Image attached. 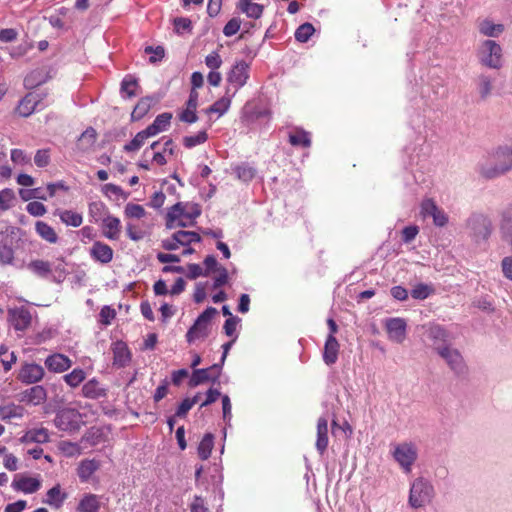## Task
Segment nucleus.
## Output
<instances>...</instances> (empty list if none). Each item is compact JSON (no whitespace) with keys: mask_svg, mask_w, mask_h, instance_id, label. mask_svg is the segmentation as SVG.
<instances>
[{"mask_svg":"<svg viewBox=\"0 0 512 512\" xmlns=\"http://www.w3.org/2000/svg\"><path fill=\"white\" fill-rule=\"evenodd\" d=\"M437 354L446 362L449 368L457 375L466 372V364L461 353L451 345L437 348Z\"/></svg>","mask_w":512,"mask_h":512,"instance_id":"7","label":"nucleus"},{"mask_svg":"<svg viewBox=\"0 0 512 512\" xmlns=\"http://www.w3.org/2000/svg\"><path fill=\"white\" fill-rule=\"evenodd\" d=\"M113 364L118 367H125L131 360V353L123 341H116L112 344Z\"/></svg>","mask_w":512,"mask_h":512,"instance_id":"21","label":"nucleus"},{"mask_svg":"<svg viewBox=\"0 0 512 512\" xmlns=\"http://www.w3.org/2000/svg\"><path fill=\"white\" fill-rule=\"evenodd\" d=\"M24 443H46L49 441V433L45 428L31 429L21 438Z\"/></svg>","mask_w":512,"mask_h":512,"instance_id":"34","label":"nucleus"},{"mask_svg":"<svg viewBox=\"0 0 512 512\" xmlns=\"http://www.w3.org/2000/svg\"><path fill=\"white\" fill-rule=\"evenodd\" d=\"M240 26H241V20L239 18L234 17V18L230 19L224 26L223 34L226 37H231L239 31Z\"/></svg>","mask_w":512,"mask_h":512,"instance_id":"59","label":"nucleus"},{"mask_svg":"<svg viewBox=\"0 0 512 512\" xmlns=\"http://www.w3.org/2000/svg\"><path fill=\"white\" fill-rule=\"evenodd\" d=\"M100 468L96 459H84L77 467V475L82 483L88 482L91 476Z\"/></svg>","mask_w":512,"mask_h":512,"instance_id":"23","label":"nucleus"},{"mask_svg":"<svg viewBox=\"0 0 512 512\" xmlns=\"http://www.w3.org/2000/svg\"><path fill=\"white\" fill-rule=\"evenodd\" d=\"M213 445L214 436L211 433L205 434L198 446V455L202 460H207L210 457Z\"/></svg>","mask_w":512,"mask_h":512,"instance_id":"42","label":"nucleus"},{"mask_svg":"<svg viewBox=\"0 0 512 512\" xmlns=\"http://www.w3.org/2000/svg\"><path fill=\"white\" fill-rule=\"evenodd\" d=\"M478 57L480 62L489 68L499 69L502 67V48L493 40L482 42Z\"/></svg>","mask_w":512,"mask_h":512,"instance_id":"5","label":"nucleus"},{"mask_svg":"<svg viewBox=\"0 0 512 512\" xmlns=\"http://www.w3.org/2000/svg\"><path fill=\"white\" fill-rule=\"evenodd\" d=\"M233 171L235 172L236 177L243 182L251 181L256 174L255 168L247 163H242L240 165L235 166L233 168Z\"/></svg>","mask_w":512,"mask_h":512,"instance_id":"44","label":"nucleus"},{"mask_svg":"<svg viewBox=\"0 0 512 512\" xmlns=\"http://www.w3.org/2000/svg\"><path fill=\"white\" fill-rule=\"evenodd\" d=\"M34 162L37 167L43 168L50 163V151L49 149H40L36 151L34 156Z\"/></svg>","mask_w":512,"mask_h":512,"instance_id":"56","label":"nucleus"},{"mask_svg":"<svg viewBox=\"0 0 512 512\" xmlns=\"http://www.w3.org/2000/svg\"><path fill=\"white\" fill-rule=\"evenodd\" d=\"M434 293V288L431 285L418 283L411 290V296L414 299L424 300Z\"/></svg>","mask_w":512,"mask_h":512,"instance_id":"47","label":"nucleus"},{"mask_svg":"<svg viewBox=\"0 0 512 512\" xmlns=\"http://www.w3.org/2000/svg\"><path fill=\"white\" fill-rule=\"evenodd\" d=\"M105 210L106 206L101 201H96L89 204V214L96 222L101 219Z\"/></svg>","mask_w":512,"mask_h":512,"instance_id":"55","label":"nucleus"},{"mask_svg":"<svg viewBox=\"0 0 512 512\" xmlns=\"http://www.w3.org/2000/svg\"><path fill=\"white\" fill-rule=\"evenodd\" d=\"M27 268L35 275L43 278L47 277L52 271L51 263L44 260H33Z\"/></svg>","mask_w":512,"mask_h":512,"instance_id":"39","label":"nucleus"},{"mask_svg":"<svg viewBox=\"0 0 512 512\" xmlns=\"http://www.w3.org/2000/svg\"><path fill=\"white\" fill-rule=\"evenodd\" d=\"M124 213L126 217L135 219H141L146 214L143 206L134 203H128L125 206Z\"/></svg>","mask_w":512,"mask_h":512,"instance_id":"53","label":"nucleus"},{"mask_svg":"<svg viewBox=\"0 0 512 512\" xmlns=\"http://www.w3.org/2000/svg\"><path fill=\"white\" fill-rule=\"evenodd\" d=\"M187 204H183L182 202H178L173 205L167 212L166 215V226L169 229L175 228V221L179 218H185V210Z\"/></svg>","mask_w":512,"mask_h":512,"instance_id":"35","label":"nucleus"},{"mask_svg":"<svg viewBox=\"0 0 512 512\" xmlns=\"http://www.w3.org/2000/svg\"><path fill=\"white\" fill-rule=\"evenodd\" d=\"M172 118V114L165 112L162 114H159L152 124H150L146 129L147 132L150 133L152 136L157 135L160 132L165 131L168 126L170 125V120Z\"/></svg>","mask_w":512,"mask_h":512,"instance_id":"29","label":"nucleus"},{"mask_svg":"<svg viewBox=\"0 0 512 512\" xmlns=\"http://www.w3.org/2000/svg\"><path fill=\"white\" fill-rule=\"evenodd\" d=\"M328 443V421L325 417H320L317 422L316 449L321 455L326 451Z\"/></svg>","mask_w":512,"mask_h":512,"instance_id":"25","label":"nucleus"},{"mask_svg":"<svg viewBox=\"0 0 512 512\" xmlns=\"http://www.w3.org/2000/svg\"><path fill=\"white\" fill-rule=\"evenodd\" d=\"M11 160L15 164H29L30 163V157L25 154V152L21 149H12L11 150Z\"/></svg>","mask_w":512,"mask_h":512,"instance_id":"62","label":"nucleus"},{"mask_svg":"<svg viewBox=\"0 0 512 512\" xmlns=\"http://www.w3.org/2000/svg\"><path fill=\"white\" fill-rule=\"evenodd\" d=\"M154 103L155 100L152 97L147 96L141 98L131 113L132 121H138L142 119L149 112Z\"/></svg>","mask_w":512,"mask_h":512,"instance_id":"33","label":"nucleus"},{"mask_svg":"<svg viewBox=\"0 0 512 512\" xmlns=\"http://www.w3.org/2000/svg\"><path fill=\"white\" fill-rule=\"evenodd\" d=\"M421 214L431 216L436 226L443 227L448 223V216L439 208L433 199H425L421 203Z\"/></svg>","mask_w":512,"mask_h":512,"instance_id":"11","label":"nucleus"},{"mask_svg":"<svg viewBox=\"0 0 512 512\" xmlns=\"http://www.w3.org/2000/svg\"><path fill=\"white\" fill-rule=\"evenodd\" d=\"M82 395L89 399H98L106 395V390L100 386L96 379H91L82 387Z\"/></svg>","mask_w":512,"mask_h":512,"instance_id":"30","label":"nucleus"},{"mask_svg":"<svg viewBox=\"0 0 512 512\" xmlns=\"http://www.w3.org/2000/svg\"><path fill=\"white\" fill-rule=\"evenodd\" d=\"M47 393L43 386L35 385L23 392V401L33 405H39L46 400Z\"/></svg>","mask_w":512,"mask_h":512,"instance_id":"28","label":"nucleus"},{"mask_svg":"<svg viewBox=\"0 0 512 512\" xmlns=\"http://www.w3.org/2000/svg\"><path fill=\"white\" fill-rule=\"evenodd\" d=\"M12 487L17 491H22L24 493H34L38 491L41 487V482L33 477H19L14 479L12 482Z\"/></svg>","mask_w":512,"mask_h":512,"instance_id":"26","label":"nucleus"},{"mask_svg":"<svg viewBox=\"0 0 512 512\" xmlns=\"http://www.w3.org/2000/svg\"><path fill=\"white\" fill-rule=\"evenodd\" d=\"M478 27L480 33L488 37H498L504 31L502 24H494L488 19L482 20Z\"/></svg>","mask_w":512,"mask_h":512,"instance_id":"37","label":"nucleus"},{"mask_svg":"<svg viewBox=\"0 0 512 512\" xmlns=\"http://www.w3.org/2000/svg\"><path fill=\"white\" fill-rule=\"evenodd\" d=\"M137 87V79L132 75H126L121 82L120 92L123 96L132 98L137 95Z\"/></svg>","mask_w":512,"mask_h":512,"instance_id":"40","label":"nucleus"},{"mask_svg":"<svg viewBox=\"0 0 512 512\" xmlns=\"http://www.w3.org/2000/svg\"><path fill=\"white\" fill-rule=\"evenodd\" d=\"M248 78L249 65L244 60L236 62L227 74L228 87L233 89L232 95L247 83Z\"/></svg>","mask_w":512,"mask_h":512,"instance_id":"8","label":"nucleus"},{"mask_svg":"<svg viewBox=\"0 0 512 512\" xmlns=\"http://www.w3.org/2000/svg\"><path fill=\"white\" fill-rule=\"evenodd\" d=\"M499 232L502 240L512 247V203L501 213Z\"/></svg>","mask_w":512,"mask_h":512,"instance_id":"16","label":"nucleus"},{"mask_svg":"<svg viewBox=\"0 0 512 512\" xmlns=\"http://www.w3.org/2000/svg\"><path fill=\"white\" fill-rule=\"evenodd\" d=\"M221 373L220 364H214L206 369H195L189 381L191 387H196L204 382L218 380Z\"/></svg>","mask_w":512,"mask_h":512,"instance_id":"10","label":"nucleus"},{"mask_svg":"<svg viewBox=\"0 0 512 512\" xmlns=\"http://www.w3.org/2000/svg\"><path fill=\"white\" fill-rule=\"evenodd\" d=\"M289 142L292 146L310 147V133L303 129H297L294 133H290Z\"/></svg>","mask_w":512,"mask_h":512,"instance_id":"41","label":"nucleus"},{"mask_svg":"<svg viewBox=\"0 0 512 512\" xmlns=\"http://www.w3.org/2000/svg\"><path fill=\"white\" fill-rule=\"evenodd\" d=\"M103 235L109 240H118L121 233L120 219L111 215H107L102 219Z\"/></svg>","mask_w":512,"mask_h":512,"instance_id":"22","label":"nucleus"},{"mask_svg":"<svg viewBox=\"0 0 512 512\" xmlns=\"http://www.w3.org/2000/svg\"><path fill=\"white\" fill-rule=\"evenodd\" d=\"M424 335L432 342L433 349L437 352V348L447 346L449 334L445 328L438 324H428L424 326Z\"/></svg>","mask_w":512,"mask_h":512,"instance_id":"12","label":"nucleus"},{"mask_svg":"<svg viewBox=\"0 0 512 512\" xmlns=\"http://www.w3.org/2000/svg\"><path fill=\"white\" fill-rule=\"evenodd\" d=\"M67 498L68 494L62 490L60 484H56L47 491L42 502L58 510L63 506Z\"/></svg>","mask_w":512,"mask_h":512,"instance_id":"18","label":"nucleus"},{"mask_svg":"<svg viewBox=\"0 0 512 512\" xmlns=\"http://www.w3.org/2000/svg\"><path fill=\"white\" fill-rule=\"evenodd\" d=\"M101 508L100 496L86 493L79 500L76 507L77 512H99Z\"/></svg>","mask_w":512,"mask_h":512,"instance_id":"24","label":"nucleus"},{"mask_svg":"<svg viewBox=\"0 0 512 512\" xmlns=\"http://www.w3.org/2000/svg\"><path fill=\"white\" fill-rule=\"evenodd\" d=\"M434 494L435 491L432 483L423 477H419L411 484L409 504L416 509L424 507L432 501Z\"/></svg>","mask_w":512,"mask_h":512,"instance_id":"3","label":"nucleus"},{"mask_svg":"<svg viewBox=\"0 0 512 512\" xmlns=\"http://www.w3.org/2000/svg\"><path fill=\"white\" fill-rule=\"evenodd\" d=\"M504 276L512 281V256L504 257L501 261Z\"/></svg>","mask_w":512,"mask_h":512,"instance_id":"64","label":"nucleus"},{"mask_svg":"<svg viewBox=\"0 0 512 512\" xmlns=\"http://www.w3.org/2000/svg\"><path fill=\"white\" fill-rule=\"evenodd\" d=\"M388 337L391 341L402 343L406 337V322L402 318H390L386 321Z\"/></svg>","mask_w":512,"mask_h":512,"instance_id":"15","label":"nucleus"},{"mask_svg":"<svg viewBox=\"0 0 512 512\" xmlns=\"http://www.w3.org/2000/svg\"><path fill=\"white\" fill-rule=\"evenodd\" d=\"M102 191L108 197L114 195L117 198L122 197L126 199L128 196V194H126L120 186H117L112 183L105 184L102 188Z\"/></svg>","mask_w":512,"mask_h":512,"instance_id":"57","label":"nucleus"},{"mask_svg":"<svg viewBox=\"0 0 512 512\" xmlns=\"http://www.w3.org/2000/svg\"><path fill=\"white\" fill-rule=\"evenodd\" d=\"M36 233L48 243L54 244L58 241V235L55 230L46 222L37 221L35 223Z\"/></svg>","mask_w":512,"mask_h":512,"instance_id":"36","label":"nucleus"},{"mask_svg":"<svg viewBox=\"0 0 512 512\" xmlns=\"http://www.w3.org/2000/svg\"><path fill=\"white\" fill-rule=\"evenodd\" d=\"M15 200V194L12 189L5 188L0 191V210L6 211L10 209Z\"/></svg>","mask_w":512,"mask_h":512,"instance_id":"51","label":"nucleus"},{"mask_svg":"<svg viewBox=\"0 0 512 512\" xmlns=\"http://www.w3.org/2000/svg\"><path fill=\"white\" fill-rule=\"evenodd\" d=\"M175 240L180 246H189L191 243H197L201 241V236L193 231L179 230L175 232Z\"/></svg>","mask_w":512,"mask_h":512,"instance_id":"43","label":"nucleus"},{"mask_svg":"<svg viewBox=\"0 0 512 512\" xmlns=\"http://www.w3.org/2000/svg\"><path fill=\"white\" fill-rule=\"evenodd\" d=\"M27 212L35 217L43 216L46 213V207L38 201H33L27 204Z\"/></svg>","mask_w":512,"mask_h":512,"instance_id":"61","label":"nucleus"},{"mask_svg":"<svg viewBox=\"0 0 512 512\" xmlns=\"http://www.w3.org/2000/svg\"><path fill=\"white\" fill-rule=\"evenodd\" d=\"M208 139V135L206 133V131H200L198 132L196 135H191V136H185L183 138V145L188 148V149H191L197 145H200V144H203L204 142H206Z\"/></svg>","mask_w":512,"mask_h":512,"instance_id":"49","label":"nucleus"},{"mask_svg":"<svg viewBox=\"0 0 512 512\" xmlns=\"http://www.w3.org/2000/svg\"><path fill=\"white\" fill-rule=\"evenodd\" d=\"M339 343L335 336L328 335L323 352V360L327 365H333L338 359Z\"/></svg>","mask_w":512,"mask_h":512,"instance_id":"27","label":"nucleus"},{"mask_svg":"<svg viewBox=\"0 0 512 512\" xmlns=\"http://www.w3.org/2000/svg\"><path fill=\"white\" fill-rule=\"evenodd\" d=\"M150 137L153 136L147 132V129H144L138 132L129 143L125 144L123 149L128 153L136 152L144 145L146 140Z\"/></svg>","mask_w":512,"mask_h":512,"instance_id":"38","label":"nucleus"},{"mask_svg":"<svg viewBox=\"0 0 512 512\" xmlns=\"http://www.w3.org/2000/svg\"><path fill=\"white\" fill-rule=\"evenodd\" d=\"M116 312L115 309L110 306H103L99 313V322L103 325H110L111 321L115 318Z\"/></svg>","mask_w":512,"mask_h":512,"instance_id":"58","label":"nucleus"},{"mask_svg":"<svg viewBox=\"0 0 512 512\" xmlns=\"http://www.w3.org/2000/svg\"><path fill=\"white\" fill-rule=\"evenodd\" d=\"M512 170V147L499 146L477 164V171L486 179L498 178Z\"/></svg>","mask_w":512,"mask_h":512,"instance_id":"1","label":"nucleus"},{"mask_svg":"<svg viewBox=\"0 0 512 512\" xmlns=\"http://www.w3.org/2000/svg\"><path fill=\"white\" fill-rule=\"evenodd\" d=\"M477 86L481 99L485 100L492 92V79L487 75H480L477 78Z\"/></svg>","mask_w":512,"mask_h":512,"instance_id":"45","label":"nucleus"},{"mask_svg":"<svg viewBox=\"0 0 512 512\" xmlns=\"http://www.w3.org/2000/svg\"><path fill=\"white\" fill-rule=\"evenodd\" d=\"M232 95L230 87L226 88L225 95L217 100L214 104H212L207 110L206 113H217L220 116L223 115L231 105Z\"/></svg>","mask_w":512,"mask_h":512,"instance_id":"31","label":"nucleus"},{"mask_svg":"<svg viewBox=\"0 0 512 512\" xmlns=\"http://www.w3.org/2000/svg\"><path fill=\"white\" fill-rule=\"evenodd\" d=\"M8 316L9 322L17 331H25L32 321L31 313L24 307L10 309Z\"/></svg>","mask_w":512,"mask_h":512,"instance_id":"14","label":"nucleus"},{"mask_svg":"<svg viewBox=\"0 0 512 512\" xmlns=\"http://www.w3.org/2000/svg\"><path fill=\"white\" fill-rule=\"evenodd\" d=\"M217 314L214 307L206 308L196 319L195 323L190 327L186 334L189 343L197 339H204L209 335V322Z\"/></svg>","mask_w":512,"mask_h":512,"instance_id":"6","label":"nucleus"},{"mask_svg":"<svg viewBox=\"0 0 512 512\" xmlns=\"http://www.w3.org/2000/svg\"><path fill=\"white\" fill-rule=\"evenodd\" d=\"M72 365V361L65 355L55 353L48 356L45 360V366L49 371L61 373L68 370Z\"/></svg>","mask_w":512,"mask_h":512,"instance_id":"20","label":"nucleus"},{"mask_svg":"<svg viewBox=\"0 0 512 512\" xmlns=\"http://www.w3.org/2000/svg\"><path fill=\"white\" fill-rule=\"evenodd\" d=\"M44 368L36 363H25L18 374V379L25 384H34L44 377Z\"/></svg>","mask_w":512,"mask_h":512,"instance_id":"13","label":"nucleus"},{"mask_svg":"<svg viewBox=\"0 0 512 512\" xmlns=\"http://www.w3.org/2000/svg\"><path fill=\"white\" fill-rule=\"evenodd\" d=\"M85 377H86V374H85L84 370H82L80 368H76L69 374L64 375L63 378L69 386L75 388V387L79 386L84 381Z\"/></svg>","mask_w":512,"mask_h":512,"instance_id":"48","label":"nucleus"},{"mask_svg":"<svg viewBox=\"0 0 512 512\" xmlns=\"http://www.w3.org/2000/svg\"><path fill=\"white\" fill-rule=\"evenodd\" d=\"M192 22L188 18L179 17L174 19V27L177 33L191 30Z\"/></svg>","mask_w":512,"mask_h":512,"instance_id":"63","label":"nucleus"},{"mask_svg":"<svg viewBox=\"0 0 512 512\" xmlns=\"http://www.w3.org/2000/svg\"><path fill=\"white\" fill-rule=\"evenodd\" d=\"M41 97L37 93H28L19 102L16 111L22 117L30 116L38 107L41 102Z\"/></svg>","mask_w":512,"mask_h":512,"instance_id":"19","label":"nucleus"},{"mask_svg":"<svg viewBox=\"0 0 512 512\" xmlns=\"http://www.w3.org/2000/svg\"><path fill=\"white\" fill-rule=\"evenodd\" d=\"M59 217L63 223L72 227H79L82 224V215L71 210L61 211Z\"/></svg>","mask_w":512,"mask_h":512,"instance_id":"46","label":"nucleus"},{"mask_svg":"<svg viewBox=\"0 0 512 512\" xmlns=\"http://www.w3.org/2000/svg\"><path fill=\"white\" fill-rule=\"evenodd\" d=\"M113 254V249L101 241H95L90 248V256L101 264L110 263L113 259Z\"/></svg>","mask_w":512,"mask_h":512,"instance_id":"17","label":"nucleus"},{"mask_svg":"<svg viewBox=\"0 0 512 512\" xmlns=\"http://www.w3.org/2000/svg\"><path fill=\"white\" fill-rule=\"evenodd\" d=\"M145 53L151 55L149 57V62L152 64L161 61L165 56V50L162 46H157L155 48L152 46H147L145 48Z\"/></svg>","mask_w":512,"mask_h":512,"instance_id":"54","label":"nucleus"},{"mask_svg":"<svg viewBox=\"0 0 512 512\" xmlns=\"http://www.w3.org/2000/svg\"><path fill=\"white\" fill-rule=\"evenodd\" d=\"M14 250L12 247L4 244L0 245V265H14Z\"/></svg>","mask_w":512,"mask_h":512,"instance_id":"52","label":"nucleus"},{"mask_svg":"<svg viewBox=\"0 0 512 512\" xmlns=\"http://www.w3.org/2000/svg\"><path fill=\"white\" fill-rule=\"evenodd\" d=\"M237 8L247 15L249 18L258 19L263 13V6L258 3H253L252 0L243 1L239 0Z\"/></svg>","mask_w":512,"mask_h":512,"instance_id":"32","label":"nucleus"},{"mask_svg":"<svg viewBox=\"0 0 512 512\" xmlns=\"http://www.w3.org/2000/svg\"><path fill=\"white\" fill-rule=\"evenodd\" d=\"M205 64L211 71L217 70L222 65V59L218 52L214 51L206 56Z\"/></svg>","mask_w":512,"mask_h":512,"instance_id":"60","label":"nucleus"},{"mask_svg":"<svg viewBox=\"0 0 512 512\" xmlns=\"http://www.w3.org/2000/svg\"><path fill=\"white\" fill-rule=\"evenodd\" d=\"M392 456L405 473H410L417 460L418 450L414 443L403 442L393 446Z\"/></svg>","mask_w":512,"mask_h":512,"instance_id":"4","label":"nucleus"},{"mask_svg":"<svg viewBox=\"0 0 512 512\" xmlns=\"http://www.w3.org/2000/svg\"><path fill=\"white\" fill-rule=\"evenodd\" d=\"M79 418L80 414L75 409L65 408L56 413L54 424L62 431H76L80 427Z\"/></svg>","mask_w":512,"mask_h":512,"instance_id":"9","label":"nucleus"},{"mask_svg":"<svg viewBox=\"0 0 512 512\" xmlns=\"http://www.w3.org/2000/svg\"><path fill=\"white\" fill-rule=\"evenodd\" d=\"M315 29L312 24L304 23L300 25L295 32V38L297 41L305 43L313 35Z\"/></svg>","mask_w":512,"mask_h":512,"instance_id":"50","label":"nucleus"},{"mask_svg":"<svg viewBox=\"0 0 512 512\" xmlns=\"http://www.w3.org/2000/svg\"><path fill=\"white\" fill-rule=\"evenodd\" d=\"M466 229L469 237L475 243L486 242L494 230L493 221L490 216L474 212L466 220Z\"/></svg>","mask_w":512,"mask_h":512,"instance_id":"2","label":"nucleus"}]
</instances>
